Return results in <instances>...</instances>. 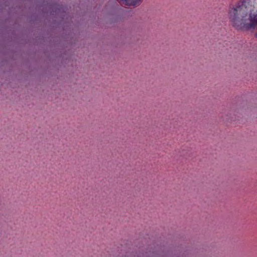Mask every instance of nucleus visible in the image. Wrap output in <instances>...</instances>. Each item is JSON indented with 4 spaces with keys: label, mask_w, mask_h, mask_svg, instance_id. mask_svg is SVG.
Returning <instances> with one entry per match:
<instances>
[{
    "label": "nucleus",
    "mask_w": 257,
    "mask_h": 257,
    "mask_svg": "<svg viewBox=\"0 0 257 257\" xmlns=\"http://www.w3.org/2000/svg\"><path fill=\"white\" fill-rule=\"evenodd\" d=\"M127 6H136L139 4L141 0H120Z\"/></svg>",
    "instance_id": "2"
},
{
    "label": "nucleus",
    "mask_w": 257,
    "mask_h": 257,
    "mask_svg": "<svg viewBox=\"0 0 257 257\" xmlns=\"http://www.w3.org/2000/svg\"><path fill=\"white\" fill-rule=\"evenodd\" d=\"M250 2V0H240L230 8L229 19L236 29H257V10Z\"/></svg>",
    "instance_id": "1"
}]
</instances>
